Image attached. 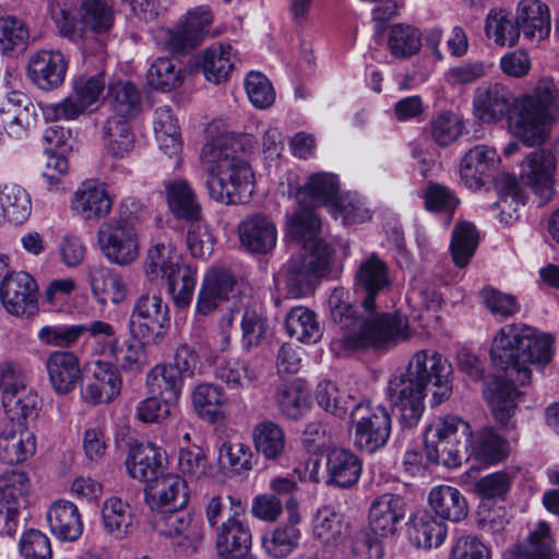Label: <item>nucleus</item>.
I'll return each instance as SVG.
<instances>
[{
	"label": "nucleus",
	"mask_w": 559,
	"mask_h": 559,
	"mask_svg": "<svg viewBox=\"0 0 559 559\" xmlns=\"http://www.w3.org/2000/svg\"><path fill=\"white\" fill-rule=\"evenodd\" d=\"M390 286L386 263L372 253L359 263L354 278L355 292L361 296V307L368 317L356 314L352 305L344 300L343 289H334L330 295L331 317L344 331L345 347L386 349L411 337L408 322L404 317L397 313H374L376 298Z\"/></svg>",
	"instance_id": "nucleus-1"
},
{
	"label": "nucleus",
	"mask_w": 559,
	"mask_h": 559,
	"mask_svg": "<svg viewBox=\"0 0 559 559\" xmlns=\"http://www.w3.org/2000/svg\"><path fill=\"white\" fill-rule=\"evenodd\" d=\"M452 367L437 350L415 352L404 371L393 374L386 388L388 397L400 413L403 428H414L424 413L426 389L432 384V405L448 400L452 393Z\"/></svg>",
	"instance_id": "nucleus-2"
},
{
	"label": "nucleus",
	"mask_w": 559,
	"mask_h": 559,
	"mask_svg": "<svg viewBox=\"0 0 559 559\" xmlns=\"http://www.w3.org/2000/svg\"><path fill=\"white\" fill-rule=\"evenodd\" d=\"M533 335V326L514 322L500 328L491 342V362L506 372L509 382H491L485 394L493 418L507 429L515 427L512 418L516 409L519 392L514 384L525 385L532 377L530 367L523 364V350L527 340Z\"/></svg>",
	"instance_id": "nucleus-3"
},
{
	"label": "nucleus",
	"mask_w": 559,
	"mask_h": 559,
	"mask_svg": "<svg viewBox=\"0 0 559 559\" xmlns=\"http://www.w3.org/2000/svg\"><path fill=\"white\" fill-rule=\"evenodd\" d=\"M235 139L222 133L206 141L201 150V164L207 174L209 195L222 204L245 201L254 186V174L249 163L237 153Z\"/></svg>",
	"instance_id": "nucleus-4"
},
{
	"label": "nucleus",
	"mask_w": 559,
	"mask_h": 559,
	"mask_svg": "<svg viewBox=\"0 0 559 559\" xmlns=\"http://www.w3.org/2000/svg\"><path fill=\"white\" fill-rule=\"evenodd\" d=\"M558 119L559 86L551 76H543L516 98L508 128L513 136L533 147L548 140L551 126Z\"/></svg>",
	"instance_id": "nucleus-5"
},
{
	"label": "nucleus",
	"mask_w": 559,
	"mask_h": 559,
	"mask_svg": "<svg viewBox=\"0 0 559 559\" xmlns=\"http://www.w3.org/2000/svg\"><path fill=\"white\" fill-rule=\"evenodd\" d=\"M114 0H48V13L59 34L71 40L83 38L86 29L108 32L116 17Z\"/></svg>",
	"instance_id": "nucleus-6"
},
{
	"label": "nucleus",
	"mask_w": 559,
	"mask_h": 559,
	"mask_svg": "<svg viewBox=\"0 0 559 559\" xmlns=\"http://www.w3.org/2000/svg\"><path fill=\"white\" fill-rule=\"evenodd\" d=\"M355 444L364 452L373 453L383 448L391 435L392 420L382 404L360 400L349 412Z\"/></svg>",
	"instance_id": "nucleus-7"
},
{
	"label": "nucleus",
	"mask_w": 559,
	"mask_h": 559,
	"mask_svg": "<svg viewBox=\"0 0 559 559\" xmlns=\"http://www.w3.org/2000/svg\"><path fill=\"white\" fill-rule=\"evenodd\" d=\"M105 90L103 75H80L72 82L71 93L58 103L41 105L46 120H75L86 114L100 99Z\"/></svg>",
	"instance_id": "nucleus-8"
},
{
	"label": "nucleus",
	"mask_w": 559,
	"mask_h": 559,
	"mask_svg": "<svg viewBox=\"0 0 559 559\" xmlns=\"http://www.w3.org/2000/svg\"><path fill=\"white\" fill-rule=\"evenodd\" d=\"M331 251L325 242H317L313 250L301 252L288 262L283 276L287 293L293 298H301L312 292L316 280L329 270Z\"/></svg>",
	"instance_id": "nucleus-9"
},
{
	"label": "nucleus",
	"mask_w": 559,
	"mask_h": 559,
	"mask_svg": "<svg viewBox=\"0 0 559 559\" xmlns=\"http://www.w3.org/2000/svg\"><path fill=\"white\" fill-rule=\"evenodd\" d=\"M469 436V425L455 416H445L433 421L425 432V451L427 459L448 468L462 464V454L456 441V433Z\"/></svg>",
	"instance_id": "nucleus-10"
},
{
	"label": "nucleus",
	"mask_w": 559,
	"mask_h": 559,
	"mask_svg": "<svg viewBox=\"0 0 559 559\" xmlns=\"http://www.w3.org/2000/svg\"><path fill=\"white\" fill-rule=\"evenodd\" d=\"M97 236L104 255L112 263L124 265L138 258L139 234L129 218H111L99 227Z\"/></svg>",
	"instance_id": "nucleus-11"
},
{
	"label": "nucleus",
	"mask_w": 559,
	"mask_h": 559,
	"mask_svg": "<svg viewBox=\"0 0 559 559\" xmlns=\"http://www.w3.org/2000/svg\"><path fill=\"white\" fill-rule=\"evenodd\" d=\"M169 312L158 295H142L131 313V328L145 341L158 344L164 338L169 325Z\"/></svg>",
	"instance_id": "nucleus-12"
},
{
	"label": "nucleus",
	"mask_w": 559,
	"mask_h": 559,
	"mask_svg": "<svg viewBox=\"0 0 559 559\" xmlns=\"http://www.w3.org/2000/svg\"><path fill=\"white\" fill-rule=\"evenodd\" d=\"M0 299L9 313L32 316L37 311V283L27 272H12L0 284Z\"/></svg>",
	"instance_id": "nucleus-13"
},
{
	"label": "nucleus",
	"mask_w": 559,
	"mask_h": 559,
	"mask_svg": "<svg viewBox=\"0 0 559 559\" xmlns=\"http://www.w3.org/2000/svg\"><path fill=\"white\" fill-rule=\"evenodd\" d=\"M212 22L211 11L200 7L189 11L185 16V21L174 31L160 29L158 35L164 40V46L167 50L180 52L193 49L200 45L207 35Z\"/></svg>",
	"instance_id": "nucleus-14"
},
{
	"label": "nucleus",
	"mask_w": 559,
	"mask_h": 559,
	"mask_svg": "<svg viewBox=\"0 0 559 559\" xmlns=\"http://www.w3.org/2000/svg\"><path fill=\"white\" fill-rule=\"evenodd\" d=\"M86 368L87 381L82 389L86 402L94 405L109 403L120 394L122 380L115 365L97 359L90 361Z\"/></svg>",
	"instance_id": "nucleus-15"
},
{
	"label": "nucleus",
	"mask_w": 559,
	"mask_h": 559,
	"mask_svg": "<svg viewBox=\"0 0 559 559\" xmlns=\"http://www.w3.org/2000/svg\"><path fill=\"white\" fill-rule=\"evenodd\" d=\"M405 515L406 503L404 498L397 493L384 492L370 502L368 524L374 535L389 537L396 533L397 526Z\"/></svg>",
	"instance_id": "nucleus-16"
},
{
	"label": "nucleus",
	"mask_w": 559,
	"mask_h": 559,
	"mask_svg": "<svg viewBox=\"0 0 559 559\" xmlns=\"http://www.w3.org/2000/svg\"><path fill=\"white\" fill-rule=\"evenodd\" d=\"M145 501L152 510L183 509L189 501L187 481L179 475L167 473L146 485Z\"/></svg>",
	"instance_id": "nucleus-17"
},
{
	"label": "nucleus",
	"mask_w": 559,
	"mask_h": 559,
	"mask_svg": "<svg viewBox=\"0 0 559 559\" xmlns=\"http://www.w3.org/2000/svg\"><path fill=\"white\" fill-rule=\"evenodd\" d=\"M557 160L545 150L531 152L521 164V178L535 194L549 200L554 193Z\"/></svg>",
	"instance_id": "nucleus-18"
},
{
	"label": "nucleus",
	"mask_w": 559,
	"mask_h": 559,
	"mask_svg": "<svg viewBox=\"0 0 559 559\" xmlns=\"http://www.w3.org/2000/svg\"><path fill=\"white\" fill-rule=\"evenodd\" d=\"M36 452V437L24 423L3 421L0 424V461L17 465Z\"/></svg>",
	"instance_id": "nucleus-19"
},
{
	"label": "nucleus",
	"mask_w": 559,
	"mask_h": 559,
	"mask_svg": "<svg viewBox=\"0 0 559 559\" xmlns=\"http://www.w3.org/2000/svg\"><path fill=\"white\" fill-rule=\"evenodd\" d=\"M498 162L499 156L493 147L475 145L462 158L460 178L466 188L479 190L491 178Z\"/></svg>",
	"instance_id": "nucleus-20"
},
{
	"label": "nucleus",
	"mask_w": 559,
	"mask_h": 559,
	"mask_svg": "<svg viewBox=\"0 0 559 559\" xmlns=\"http://www.w3.org/2000/svg\"><path fill=\"white\" fill-rule=\"evenodd\" d=\"M0 119L5 123L10 138H26L35 121L34 106L29 97L20 91L8 92L0 104Z\"/></svg>",
	"instance_id": "nucleus-21"
},
{
	"label": "nucleus",
	"mask_w": 559,
	"mask_h": 559,
	"mask_svg": "<svg viewBox=\"0 0 559 559\" xmlns=\"http://www.w3.org/2000/svg\"><path fill=\"white\" fill-rule=\"evenodd\" d=\"M49 383L57 394L71 393L82 378L79 356L72 350H53L45 360Z\"/></svg>",
	"instance_id": "nucleus-22"
},
{
	"label": "nucleus",
	"mask_w": 559,
	"mask_h": 559,
	"mask_svg": "<svg viewBox=\"0 0 559 559\" xmlns=\"http://www.w3.org/2000/svg\"><path fill=\"white\" fill-rule=\"evenodd\" d=\"M235 284L236 278L229 270L223 267L209 270L197 297V313L209 316L214 312L223 301L228 300Z\"/></svg>",
	"instance_id": "nucleus-23"
},
{
	"label": "nucleus",
	"mask_w": 559,
	"mask_h": 559,
	"mask_svg": "<svg viewBox=\"0 0 559 559\" xmlns=\"http://www.w3.org/2000/svg\"><path fill=\"white\" fill-rule=\"evenodd\" d=\"M163 512L164 515L157 524L159 532L171 538H178L177 544L186 550L197 551L204 536L202 523L182 509Z\"/></svg>",
	"instance_id": "nucleus-24"
},
{
	"label": "nucleus",
	"mask_w": 559,
	"mask_h": 559,
	"mask_svg": "<svg viewBox=\"0 0 559 559\" xmlns=\"http://www.w3.org/2000/svg\"><path fill=\"white\" fill-rule=\"evenodd\" d=\"M111 207L112 201L104 183L93 179L83 181L71 200L72 211L83 219H100Z\"/></svg>",
	"instance_id": "nucleus-25"
},
{
	"label": "nucleus",
	"mask_w": 559,
	"mask_h": 559,
	"mask_svg": "<svg viewBox=\"0 0 559 559\" xmlns=\"http://www.w3.org/2000/svg\"><path fill=\"white\" fill-rule=\"evenodd\" d=\"M215 544L219 559H242L252 544L249 525L237 516H229L217 527Z\"/></svg>",
	"instance_id": "nucleus-26"
},
{
	"label": "nucleus",
	"mask_w": 559,
	"mask_h": 559,
	"mask_svg": "<svg viewBox=\"0 0 559 559\" xmlns=\"http://www.w3.org/2000/svg\"><path fill=\"white\" fill-rule=\"evenodd\" d=\"M67 69L68 62L58 50H40L32 56L28 63L31 79L43 91L61 86Z\"/></svg>",
	"instance_id": "nucleus-27"
},
{
	"label": "nucleus",
	"mask_w": 559,
	"mask_h": 559,
	"mask_svg": "<svg viewBox=\"0 0 559 559\" xmlns=\"http://www.w3.org/2000/svg\"><path fill=\"white\" fill-rule=\"evenodd\" d=\"M511 108L510 93L499 83L480 85L475 90L473 98L474 116L485 122L493 123L502 120Z\"/></svg>",
	"instance_id": "nucleus-28"
},
{
	"label": "nucleus",
	"mask_w": 559,
	"mask_h": 559,
	"mask_svg": "<svg viewBox=\"0 0 559 559\" xmlns=\"http://www.w3.org/2000/svg\"><path fill=\"white\" fill-rule=\"evenodd\" d=\"M51 534L61 542H76L84 528L82 515L73 502L60 499L51 503L46 512Z\"/></svg>",
	"instance_id": "nucleus-29"
},
{
	"label": "nucleus",
	"mask_w": 559,
	"mask_h": 559,
	"mask_svg": "<svg viewBox=\"0 0 559 559\" xmlns=\"http://www.w3.org/2000/svg\"><path fill=\"white\" fill-rule=\"evenodd\" d=\"M520 33L531 41L546 39L551 31L550 10L540 0H521L515 9Z\"/></svg>",
	"instance_id": "nucleus-30"
},
{
	"label": "nucleus",
	"mask_w": 559,
	"mask_h": 559,
	"mask_svg": "<svg viewBox=\"0 0 559 559\" xmlns=\"http://www.w3.org/2000/svg\"><path fill=\"white\" fill-rule=\"evenodd\" d=\"M240 243L250 252L266 253L276 245L277 230L265 215L254 214L238 226Z\"/></svg>",
	"instance_id": "nucleus-31"
},
{
	"label": "nucleus",
	"mask_w": 559,
	"mask_h": 559,
	"mask_svg": "<svg viewBox=\"0 0 559 559\" xmlns=\"http://www.w3.org/2000/svg\"><path fill=\"white\" fill-rule=\"evenodd\" d=\"M164 454L159 447L151 442L133 445L126 459L129 476L150 484L160 475Z\"/></svg>",
	"instance_id": "nucleus-32"
},
{
	"label": "nucleus",
	"mask_w": 559,
	"mask_h": 559,
	"mask_svg": "<svg viewBox=\"0 0 559 559\" xmlns=\"http://www.w3.org/2000/svg\"><path fill=\"white\" fill-rule=\"evenodd\" d=\"M407 534L417 548H438L447 538L448 526L430 511L419 510L409 519Z\"/></svg>",
	"instance_id": "nucleus-33"
},
{
	"label": "nucleus",
	"mask_w": 559,
	"mask_h": 559,
	"mask_svg": "<svg viewBox=\"0 0 559 559\" xmlns=\"http://www.w3.org/2000/svg\"><path fill=\"white\" fill-rule=\"evenodd\" d=\"M167 204L177 218L188 223L202 219V206L192 186L185 179H176L165 186Z\"/></svg>",
	"instance_id": "nucleus-34"
},
{
	"label": "nucleus",
	"mask_w": 559,
	"mask_h": 559,
	"mask_svg": "<svg viewBox=\"0 0 559 559\" xmlns=\"http://www.w3.org/2000/svg\"><path fill=\"white\" fill-rule=\"evenodd\" d=\"M340 197L337 176L325 171L312 174L296 191L297 201L309 206L324 204L333 207Z\"/></svg>",
	"instance_id": "nucleus-35"
},
{
	"label": "nucleus",
	"mask_w": 559,
	"mask_h": 559,
	"mask_svg": "<svg viewBox=\"0 0 559 559\" xmlns=\"http://www.w3.org/2000/svg\"><path fill=\"white\" fill-rule=\"evenodd\" d=\"M428 503L435 515L453 523L467 516L468 507L463 493L455 487L440 485L433 487L428 496Z\"/></svg>",
	"instance_id": "nucleus-36"
},
{
	"label": "nucleus",
	"mask_w": 559,
	"mask_h": 559,
	"mask_svg": "<svg viewBox=\"0 0 559 559\" xmlns=\"http://www.w3.org/2000/svg\"><path fill=\"white\" fill-rule=\"evenodd\" d=\"M182 262V255L171 243H156L148 249L144 262V272L151 282L168 280L187 266Z\"/></svg>",
	"instance_id": "nucleus-37"
},
{
	"label": "nucleus",
	"mask_w": 559,
	"mask_h": 559,
	"mask_svg": "<svg viewBox=\"0 0 559 559\" xmlns=\"http://www.w3.org/2000/svg\"><path fill=\"white\" fill-rule=\"evenodd\" d=\"M311 528L313 536L326 546L340 545L348 534L343 515L330 504H323L316 510Z\"/></svg>",
	"instance_id": "nucleus-38"
},
{
	"label": "nucleus",
	"mask_w": 559,
	"mask_h": 559,
	"mask_svg": "<svg viewBox=\"0 0 559 559\" xmlns=\"http://www.w3.org/2000/svg\"><path fill=\"white\" fill-rule=\"evenodd\" d=\"M88 278L92 293L99 304H119L126 298L127 286L123 280L110 269L93 264L88 267Z\"/></svg>",
	"instance_id": "nucleus-39"
},
{
	"label": "nucleus",
	"mask_w": 559,
	"mask_h": 559,
	"mask_svg": "<svg viewBox=\"0 0 559 559\" xmlns=\"http://www.w3.org/2000/svg\"><path fill=\"white\" fill-rule=\"evenodd\" d=\"M554 540L549 525L542 521L528 537L503 552V559H554Z\"/></svg>",
	"instance_id": "nucleus-40"
},
{
	"label": "nucleus",
	"mask_w": 559,
	"mask_h": 559,
	"mask_svg": "<svg viewBox=\"0 0 559 559\" xmlns=\"http://www.w3.org/2000/svg\"><path fill=\"white\" fill-rule=\"evenodd\" d=\"M326 472L331 484L348 488L358 481L361 464L349 450L335 448L328 453Z\"/></svg>",
	"instance_id": "nucleus-41"
},
{
	"label": "nucleus",
	"mask_w": 559,
	"mask_h": 559,
	"mask_svg": "<svg viewBox=\"0 0 559 559\" xmlns=\"http://www.w3.org/2000/svg\"><path fill=\"white\" fill-rule=\"evenodd\" d=\"M509 453L508 440L492 428H484L471 442L468 457L477 463L490 465L503 461Z\"/></svg>",
	"instance_id": "nucleus-42"
},
{
	"label": "nucleus",
	"mask_w": 559,
	"mask_h": 559,
	"mask_svg": "<svg viewBox=\"0 0 559 559\" xmlns=\"http://www.w3.org/2000/svg\"><path fill=\"white\" fill-rule=\"evenodd\" d=\"M228 397L224 390L213 383H200L192 392V404L198 416L210 423L224 418Z\"/></svg>",
	"instance_id": "nucleus-43"
},
{
	"label": "nucleus",
	"mask_w": 559,
	"mask_h": 559,
	"mask_svg": "<svg viewBox=\"0 0 559 559\" xmlns=\"http://www.w3.org/2000/svg\"><path fill=\"white\" fill-rule=\"evenodd\" d=\"M285 329L290 337L305 344H314L321 340L323 330L314 311L297 306L285 318Z\"/></svg>",
	"instance_id": "nucleus-44"
},
{
	"label": "nucleus",
	"mask_w": 559,
	"mask_h": 559,
	"mask_svg": "<svg viewBox=\"0 0 559 559\" xmlns=\"http://www.w3.org/2000/svg\"><path fill=\"white\" fill-rule=\"evenodd\" d=\"M287 233L297 242L302 243V252L313 250L317 242H324L318 238L321 221L316 212L306 205L295 211L287 218Z\"/></svg>",
	"instance_id": "nucleus-45"
},
{
	"label": "nucleus",
	"mask_w": 559,
	"mask_h": 559,
	"mask_svg": "<svg viewBox=\"0 0 559 559\" xmlns=\"http://www.w3.org/2000/svg\"><path fill=\"white\" fill-rule=\"evenodd\" d=\"M386 47L393 58L409 59L416 56L423 47L421 32L409 24H393L388 29Z\"/></svg>",
	"instance_id": "nucleus-46"
},
{
	"label": "nucleus",
	"mask_w": 559,
	"mask_h": 559,
	"mask_svg": "<svg viewBox=\"0 0 559 559\" xmlns=\"http://www.w3.org/2000/svg\"><path fill=\"white\" fill-rule=\"evenodd\" d=\"M106 152L115 158H124L134 146V134L129 120L110 116L102 127Z\"/></svg>",
	"instance_id": "nucleus-47"
},
{
	"label": "nucleus",
	"mask_w": 559,
	"mask_h": 559,
	"mask_svg": "<svg viewBox=\"0 0 559 559\" xmlns=\"http://www.w3.org/2000/svg\"><path fill=\"white\" fill-rule=\"evenodd\" d=\"M0 201L3 219L21 225L29 217L32 199L22 186L13 182L0 186Z\"/></svg>",
	"instance_id": "nucleus-48"
},
{
	"label": "nucleus",
	"mask_w": 559,
	"mask_h": 559,
	"mask_svg": "<svg viewBox=\"0 0 559 559\" xmlns=\"http://www.w3.org/2000/svg\"><path fill=\"white\" fill-rule=\"evenodd\" d=\"M130 504L119 497L107 498L102 506V523L105 532L116 539H122L132 526Z\"/></svg>",
	"instance_id": "nucleus-49"
},
{
	"label": "nucleus",
	"mask_w": 559,
	"mask_h": 559,
	"mask_svg": "<svg viewBox=\"0 0 559 559\" xmlns=\"http://www.w3.org/2000/svg\"><path fill=\"white\" fill-rule=\"evenodd\" d=\"M182 384L183 378L167 364L156 365L146 376L148 393L159 395L166 402H178Z\"/></svg>",
	"instance_id": "nucleus-50"
},
{
	"label": "nucleus",
	"mask_w": 559,
	"mask_h": 559,
	"mask_svg": "<svg viewBox=\"0 0 559 559\" xmlns=\"http://www.w3.org/2000/svg\"><path fill=\"white\" fill-rule=\"evenodd\" d=\"M486 36L496 45L513 47L520 38V29L516 19L506 9H491L485 21Z\"/></svg>",
	"instance_id": "nucleus-51"
},
{
	"label": "nucleus",
	"mask_w": 559,
	"mask_h": 559,
	"mask_svg": "<svg viewBox=\"0 0 559 559\" xmlns=\"http://www.w3.org/2000/svg\"><path fill=\"white\" fill-rule=\"evenodd\" d=\"M230 45H212L206 48L201 58V67L207 81L215 84L225 82L234 69Z\"/></svg>",
	"instance_id": "nucleus-52"
},
{
	"label": "nucleus",
	"mask_w": 559,
	"mask_h": 559,
	"mask_svg": "<svg viewBox=\"0 0 559 559\" xmlns=\"http://www.w3.org/2000/svg\"><path fill=\"white\" fill-rule=\"evenodd\" d=\"M31 479L23 471H9L0 475V506L25 508L31 493Z\"/></svg>",
	"instance_id": "nucleus-53"
},
{
	"label": "nucleus",
	"mask_w": 559,
	"mask_h": 559,
	"mask_svg": "<svg viewBox=\"0 0 559 559\" xmlns=\"http://www.w3.org/2000/svg\"><path fill=\"white\" fill-rule=\"evenodd\" d=\"M314 397L321 408L338 418H344L359 402L353 395L341 392L338 386L330 380L318 383Z\"/></svg>",
	"instance_id": "nucleus-54"
},
{
	"label": "nucleus",
	"mask_w": 559,
	"mask_h": 559,
	"mask_svg": "<svg viewBox=\"0 0 559 559\" xmlns=\"http://www.w3.org/2000/svg\"><path fill=\"white\" fill-rule=\"evenodd\" d=\"M254 447L258 453L266 460L277 459L285 449V436L282 428L270 420L255 425L252 431Z\"/></svg>",
	"instance_id": "nucleus-55"
},
{
	"label": "nucleus",
	"mask_w": 559,
	"mask_h": 559,
	"mask_svg": "<svg viewBox=\"0 0 559 559\" xmlns=\"http://www.w3.org/2000/svg\"><path fill=\"white\" fill-rule=\"evenodd\" d=\"M300 537L298 527L283 524L263 536L262 546L271 558L284 559L298 547Z\"/></svg>",
	"instance_id": "nucleus-56"
},
{
	"label": "nucleus",
	"mask_w": 559,
	"mask_h": 559,
	"mask_svg": "<svg viewBox=\"0 0 559 559\" xmlns=\"http://www.w3.org/2000/svg\"><path fill=\"white\" fill-rule=\"evenodd\" d=\"M478 246V233L471 222H461L452 233L450 250L453 262L460 267L466 266Z\"/></svg>",
	"instance_id": "nucleus-57"
},
{
	"label": "nucleus",
	"mask_w": 559,
	"mask_h": 559,
	"mask_svg": "<svg viewBox=\"0 0 559 559\" xmlns=\"http://www.w3.org/2000/svg\"><path fill=\"white\" fill-rule=\"evenodd\" d=\"M109 102L114 116L123 119L135 117L141 110V95L130 82H117L109 87Z\"/></svg>",
	"instance_id": "nucleus-58"
},
{
	"label": "nucleus",
	"mask_w": 559,
	"mask_h": 559,
	"mask_svg": "<svg viewBox=\"0 0 559 559\" xmlns=\"http://www.w3.org/2000/svg\"><path fill=\"white\" fill-rule=\"evenodd\" d=\"M1 401L7 415L5 421L23 423L36 416L39 407L38 394L32 388L4 395Z\"/></svg>",
	"instance_id": "nucleus-59"
},
{
	"label": "nucleus",
	"mask_w": 559,
	"mask_h": 559,
	"mask_svg": "<svg viewBox=\"0 0 559 559\" xmlns=\"http://www.w3.org/2000/svg\"><path fill=\"white\" fill-rule=\"evenodd\" d=\"M182 73L177 61L169 58H157L146 73L147 84L162 92H170L182 83Z\"/></svg>",
	"instance_id": "nucleus-60"
},
{
	"label": "nucleus",
	"mask_w": 559,
	"mask_h": 559,
	"mask_svg": "<svg viewBox=\"0 0 559 559\" xmlns=\"http://www.w3.org/2000/svg\"><path fill=\"white\" fill-rule=\"evenodd\" d=\"M79 326L82 329L81 336L84 333L88 334L86 343L92 355L104 356L108 353L111 354L112 349L116 348L118 342L116 329L109 322L94 320L85 324H79Z\"/></svg>",
	"instance_id": "nucleus-61"
},
{
	"label": "nucleus",
	"mask_w": 559,
	"mask_h": 559,
	"mask_svg": "<svg viewBox=\"0 0 559 559\" xmlns=\"http://www.w3.org/2000/svg\"><path fill=\"white\" fill-rule=\"evenodd\" d=\"M29 39V31L24 22L16 15L0 17V52L11 53L24 50Z\"/></svg>",
	"instance_id": "nucleus-62"
},
{
	"label": "nucleus",
	"mask_w": 559,
	"mask_h": 559,
	"mask_svg": "<svg viewBox=\"0 0 559 559\" xmlns=\"http://www.w3.org/2000/svg\"><path fill=\"white\" fill-rule=\"evenodd\" d=\"M216 378L230 389H248L258 381L255 370L239 359H228L218 366Z\"/></svg>",
	"instance_id": "nucleus-63"
},
{
	"label": "nucleus",
	"mask_w": 559,
	"mask_h": 559,
	"mask_svg": "<svg viewBox=\"0 0 559 559\" xmlns=\"http://www.w3.org/2000/svg\"><path fill=\"white\" fill-rule=\"evenodd\" d=\"M423 197L426 210L437 214H445L449 217L448 223L460 204L454 191L437 182L428 183Z\"/></svg>",
	"instance_id": "nucleus-64"
}]
</instances>
